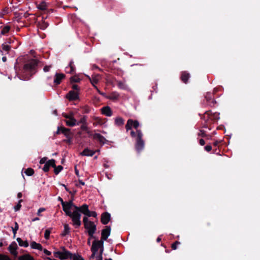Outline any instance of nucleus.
Wrapping results in <instances>:
<instances>
[{"label": "nucleus", "mask_w": 260, "mask_h": 260, "mask_svg": "<svg viewBox=\"0 0 260 260\" xmlns=\"http://www.w3.org/2000/svg\"><path fill=\"white\" fill-rule=\"evenodd\" d=\"M39 61L32 59L27 61L23 66L18 77L20 80H28L37 71Z\"/></svg>", "instance_id": "f257e3e1"}, {"label": "nucleus", "mask_w": 260, "mask_h": 260, "mask_svg": "<svg viewBox=\"0 0 260 260\" xmlns=\"http://www.w3.org/2000/svg\"><path fill=\"white\" fill-rule=\"evenodd\" d=\"M83 222L84 228L87 231L88 236L90 238L95 239L94 236L96 231V226L93 221H90L87 217H83Z\"/></svg>", "instance_id": "f03ea898"}, {"label": "nucleus", "mask_w": 260, "mask_h": 260, "mask_svg": "<svg viewBox=\"0 0 260 260\" xmlns=\"http://www.w3.org/2000/svg\"><path fill=\"white\" fill-rule=\"evenodd\" d=\"M143 134L140 131H137V134H136L134 132H131V136L134 137L136 138V149L138 151L142 150L144 147V142L142 140Z\"/></svg>", "instance_id": "7ed1b4c3"}, {"label": "nucleus", "mask_w": 260, "mask_h": 260, "mask_svg": "<svg viewBox=\"0 0 260 260\" xmlns=\"http://www.w3.org/2000/svg\"><path fill=\"white\" fill-rule=\"evenodd\" d=\"M62 251H57L53 252L55 257L59 258L60 259H67L68 258L72 259L74 254L67 250L64 247H61Z\"/></svg>", "instance_id": "20e7f679"}, {"label": "nucleus", "mask_w": 260, "mask_h": 260, "mask_svg": "<svg viewBox=\"0 0 260 260\" xmlns=\"http://www.w3.org/2000/svg\"><path fill=\"white\" fill-rule=\"evenodd\" d=\"M68 216L72 219L73 225L75 226L76 228H78L81 226V221L80 219L81 214L80 213L72 212L70 215H68Z\"/></svg>", "instance_id": "39448f33"}, {"label": "nucleus", "mask_w": 260, "mask_h": 260, "mask_svg": "<svg viewBox=\"0 0 260 260\" xmlns=\"http://www.w3.org/2000/svg\"><path fill=\"white\" fill-rule=\"evenodd\" d=\"M69 101H75L79 99V93L77 91L70 90L66 95Z\"/></svg>", "instance_id": "423d86ee"}, {"label": "nucleus", "mask_w": 260, "mask_h": 260, "mask_svg": "<svg viewBox=\"0 0 260 260\" xmlns=\"http://www.w3.org/2000/svg\"><path fill=\"white\" fill-rule=\"evenodd\" d=\"M111 233L110 226H106L105 229L102 230L101 238L100 240L104 241L107 240Z\"/></svg>", "instance_id": "0eeeda50"}, {"label": "nucleus", "mask_w": 260, "mask_h": 260, "mask_svg": "<svg viewBox=\"0 0 260 260\" xmlns=\"http://www.w3.org/2000/svg\"><path fill=\"white\" fill-rule=\"evenodd\" d=\"M103 245L104 242L102 241V240H94L92 242L91 251L97 252L98 250L100 249L101 247H103Z\"/></svg>", "instance_id": "6e6552de"}, {"label": "nucleus", "mask_w": 260, "mask_h": 260, "mask_svg": "<svg viewBox=\"0 0 260 260\" xmlns=\"http://www.w3.org/2000/svg\"><path fill=\"white\" fill-rule=\"evenodd\" d=\"M65 78L66 75L62 73H56L54 77V85L55 86L58 85Z\"/></svg>", "instance_id": "1a4fd4ad"}, {"label": "nucleus", "mask_w": 260, "mask_h": 260, "mask_svg": "<svg viewBox=\"0 0 260 260\" xmlns=\"http://www.w3.org/2000/svg\"><path fill=\"white\" fill-rule=\"evenodd\" d=\"M110 219L111 215L109 213L106 212L102 214L101 221L103 224H107L109 221L110 220Z\"/></svg>", "instance_id": "9d476101"}, {"label": "nucleus", "mask_w": 260, "mask_h": 260, "mask_svg": "<svg viewBox=\"0 0 260 260\" xmlns=\"http://www.w3.org/2000/svg\"><path fill=\"white\" fill-rule=\"evenodd\" d=\"M92 137L93 139L97 140L102 145L108 141L104 136L99 133L94 134Z\"/></svg>", "instance_id": "9b49d317"}, {"label": "nucleus", "mask_w": 260, "mask_h": 260, "mask_svg": "<svg viewBox=\"0 0 260 260\" xmlns=\"http://www.w3.org/2000/svg\"><path fill=\"white\" fill-rule=\"evenodd\" d=\"M101 113L102 114L106 116H111L112 115V111L109 106L103 107L101 109Z\"/></svg>", "instance_id": "f8f14e48"}, {"label": "nucleus", "mask_w": 260, "mask_h": 260, "mask_svg": "<svg viewBox=\"0 0 260 260\" xmlns=\"http://www.w3.org/2000/svg\"><path fill=\"white\" fill-rule=\"evenodd\" d=\"M95 153V151L91 150L88 148H86L80 153L82 156H92Z\"/></svg>", "instance_id": "ddd939ff"}, {"label": "nucleus", "mask_w": 260, "mask_h": 260, "mask_svg": "<svg viewBox=\"0 0 260 260\" xmlns=\"http://www.w3.org/2000/svg\"><path fill=\"white\" fill-rule=\"evenodd\" d=\"M74 61L73 60H71L69 64V67L66 68V70L69 69V71H66L67 73L74 74L76 72V67L74 63Z\"/></svg>", "instance_id": "4468645a"}, {"label": "nucleus", "mask_w": 260, "mask_h": 260, "mask_svg": "<svg viewBox=\"0 0 260 260\" xmlns=\"http://www.w3.org/2000/svg\"><path fill=\"white\" fill-rule=\"evenodd\" d=\"M89 213V210L88 205L87 204H83L81 206L80 209V214L82 213L85 216L84 217H86V215H88Z\"/></svg>", "instance_id": "2eb2a0df"}, {"label": "nucleus", "mask_w": 260, "mask_h": 260, "mask_svg": "<svg viewBox=\"0 0 260 260\" xmlns=\"http://www.w3.org/2000/svg\"><path fill=\"white\" fill-rule=\"evenodd\" d=\"M62 210L65 212L66 215L67 216L70 215L71 213L72 212L71 211V209L72 208L71 207L69 206L68 204H67L66 203L62 205Z\"/></svg>", "instance_id": "dca6fc26"}, {"label": "nucleus", "mask_w": 260, "mask_h": 260, "mask_svg": "<svg viewBox=\"0 0 260 260\" xmlns=\"http://www.w3.org/2000/svg\"><path fill=\"white\" fill-rule=\"evenodd\" d=\"M66 124L69 126H74L76 125V120L73 117L70 118V119L66 120Z\"/></svg>", "instance_id": "f3484780"}, {"label": "nucleus", "mask_w": 260, "mask_h": 260, "mask_svg": "<svg viewBox=\"0 0 260 260\" xmlns=\"http://www.w3.org/2000/svg\"><path fill=\"white\" fill-rule=\"evenodd\" d=\"M17 248V245L16 243H14V245L11 244L9 246V250H10L11 254L16 255L17 254V252L16 251Z\"/></svg>", "instance_id": "a211bd4d"}, {"label": "nucleus", "mask_w": 260, "mask_h": 260, "mask_svg": "<svg viewBox=\"0 0 260 260\" xmlns=\"http://www.w3.org/2000/svg\"><path fill=\"white\" fill-rule=\"evenodd\" d=\"M37 8L41 11H45L47 10V4L44 2H41L39 4L37 5Z\"/></svg>", "instance_id": "6ab92c4d"}, {"label": "nucleus", "mask_w": 260, "mask_h": 260, "mask_svg": "<svg viewBox=\"0 0 260 260\" xmlns=\"http://www.w3.org/2000/svg\"><path fill=\"white\" fill-rule=\"evenodd\" d=\"M31 247L32 249H38L40 251L43 250V247L41 244L37 243L35 241L32 242L30 243Z\"/></svg>", "instance_id": "aec40b11"}, {"label": "nucleus", "mask_w": 260, "mask_h": 260, "mask_svg": "<svg viewBox=\"0 0 260 260\" xmlns=\"http://www.w3.org/2000/svg\"><path fill=\"white\" fill-rule=\"evenodd\" d=\"M61 134H63L66 137V138H69V137L73 136V134L71 132V129L64 127H63L62 128Z\"/></svg>", "instance_id": "412c9836"}, {"label": "nucleus", "mask_w": 260, "mask_h": 260, "mask_svg": "<svg viewBox=\"0 0 260 260\" xmlns=\"http://www.w3.org/2000/svg\"><path fill=\"white\" fill-rule=\"evenodd\" d=\"M20 246L27 247L29 245L27 241H23L20 238H17L16 239Z\"/></svg>", "instance_id": "4be33fe9"}, {"label": "nucleus", "mask_w": 260, "mask_h": 260, "mask_svg": "<svg viewBox=\"0 0 260 260\" xmlns=\"http://www.w3.org/2000/svg\"><path fill=\"white\" fill-rule=\"evenodd\" d=\"M63 226H64V231L61 234V235L63 237L66 236L67 235H68L70 233V230H71L69 224L67 223H65L63 225Z\"/></svg>", "instance_id": "5701e85b"}, {"label": "nucleus", "mask_w": 260, "mask_h": 260, "mask_svg": "<svg viewBox=\"0 0 260 260\" xmlns=\"http://www.w3.org/2000/svg\"><path fill=\"white\" fill-rule=\"evenodd\" d=\"M124 123V120L120 117H116L115 119V124L117 126L123 125Z\"/></svg>", "instance_id": "b1692460"}, {"label": "nucleus", "mask_w": 260, "mask_h": 260, "mask_svg": "<svg viewBox=\"0 0 260 260\" xmlns=\"http://www.w3.org/2000/svg\"><path fill=\"white\" fill-rule=\"evenodd\" d=\"M189 77H190V76L188 73H187L186 72H183V73H182V75H181V80L183 82L186 83L188 79L189 78Z\"/></svg>", "instance_id": "393cba45"}, {"label": "nucleus", "mask_w": 260, "mask_h": 260, "mask_svg": "<svg viewBox=\"0 0 260 260\" xmlns=\"http://www.w3.org/2000/svg\"><path fill=\"white\" fill-rule=\"evenodd\" d=\"M19 260H34L33 257L29 254H24L18 258Z\"/></svg>", "instance_id": "a878e982"}, {"label": "nucleus", "mask_w": 260, "mask_h": 260, "mask_svg": "<svg viewBox=\"0 0 260 260\" xmlns=\"http://www.w3.org/2000/svg\"><path fill=\"white\" fill-rule=\"evenodd\" d=\"M11 29V27L9 25L5 26L1 31V34L3 35H5L6 34L8 33Z\"/></svg>", "instance_id": "bb28decb"}, {"label": "nucleus", "mask_w": 260, "mask_h": 260, "mask_svg": "<svg viewBox=\"0 0 260 260\" xmlns=\"http://www.w3.org/2000/svg\"><path fill=\"white\" fill-rule=\"evenodd\" d=\"M97 76H98V75L92 76L91 78H90L89 76L88 77V79H89V80L90 81V83H91V84L92 85H94V84H96L98 83V82L99 81V79L98 78Z\"/></svg>", "instance_id": "cd10ccee"}, {"label": "nucleus", "mask_w": 260, "mask_h": 260, "mask_svg": "<svg viewBox=\"0 0 260 260\" xmlns=\"http://www.w3.org/2000/svg\"><path fill=\"white\" fill-rule=\"evenodd\" d=\"M35 171L33 169L28 168L25 170L24 173L28 176H31L34 175Z\"/></svg>", "instance_id": "c85d7f7f"}, {"label": "nucleus", "mask_w": 260, "mask_h": 260, "mask_svg": "<svg viewBox=\"0 0 260 260\" xmlns=\"http://www.w3.org/2000/svg\"><path fill=\"white\" fill-rule=\"evenodd\" d=\"M87 117L86 116H83L78 122L76 121V125H79L80 124H87L86 121H87Z\"/></svg>", "instance_id": "c756f323"}, {"label": "nucleus", "mask_w": 260, "mask_h": 260, "mask_svg": "<svg viewBox=\"0 0 260 260\" xmlns=\"http://www.w3.org/2000/svg\"><path fill=\"white\" fill-rule=\"evenodd\" d=\"M63 169V167L62 166H58L57 167H55L54 169V172L55 175H57L59 173V172Z\"/></svg>", "instance_id": "7c9ffc66"}, {"label": "nucleus", "mask_w": 260, "mask_h": 260, "mask_svg": "<svg viewBox=\"0 0 260 260\" xmlns=\"http://www.w3.org/2000/svg\"><path fill=\"white\" fill-rule=\"evenodd\" d=\"M2 48L4 51H6L7 53H8V52L10 51L11 49V46L6 44H3L2 45Z\"/></svg>", "instance_id": "2f4dec72"}, {"label": "nucleus", "mask_w": 260, "mask_h": 260, "mask_svg": "<svg viewBox=\"0 0 260 260\" xmlns=\"http://www.w3.org/2000/svg\"><path fill=\"white\" fill-rule=\"evenodd\" d=\"M82 113L84 114L89 113L90 111V109L88 106H85L82 107Z\"/></svg>", "instance_id": "473e14b6"}, {"label": "nucleus", "mask_w": 260, "mask_h": 260, "mask_svg": "<svg viewBox=\"0 0 260 260\" xmlns=\"http://www.w3.org/2000/svg\"><path fill=\"white\" fill-rule=\"evenodd\" d=\"M51 229H46L45 231V233H44V238L48 240L49 239V237H50V234L51 233Z\"/></svg>", "instance_id": "72a5a7b5"}, {"label": "nucleus", "mask_w": 260, "mask_h": 260, "mask_svg": "<svg viewBox=\"0 0 260 260\" xmlns=\"http://www.w3.org/2000/svg\"><path fill=\"white\" fill-rule=\"evenodd\" d=\"M50 168V165L47 161L44 165V167L43 168V170L45 172H47L49 171Z\"/></svg>", "instance_id": "f704fd0d"}, {"label": "nucleus", "mask_w": 260, "mask_h": 260, "mask_svg": "<svg viewBox=\"0 0 260 260\" xmlns=\"http://www.w3.org/2000/svg\"><path fill=\"white\" fill-rule=\"evenodd\" d=\"M48 162L50 165V167H52L54 169V168L56 167L55 160L54 159H51L48 160Z\"/></svg>", "instance_id": "c9c22d12"}, {"label": "nucleus", "mask_w": 260, "mask_h": 260, "mask_svg": "<svg viewBox=\"0 0 260 260\" xmlns=\"http://www.w3.org/2000/svg\"><path fill=\"white\" fill-rule=\"evenodd\" d=\"M70 81L71 83H78L80 81V79L79 78L71 77L70 78Z\"/></svg>", "instance_id": "e433bc0d"}, {"label": "nucleus", "mask_w": 260, "mask_h": 260, "mask_svg": "<svg viewBox=\"0 0 260 260\" xmlns=\"http://www.w3.org/2000/svg\"><path fill=\"white\" fill-rule=\"evenodd\" d=\"M22 202V200H20L19 201V202L17 204V205L16 206H15L14 207V209L16 211H18L20 209L21 207V203Z\"/></svg>", "instance_id": "4c0bfd02"}, {"label": "nucleus", "mask_w": 260, "mask_h": 260, "mask_svg": "<svg viewBox=\"0 0 260 260\" xmlns=\"http://www.w3.org/2000/svg\"><path fill=\"white\" fill-rule=\"evenodd\" d=\"M96 217L97 216V213L95 211H91L89 210V214L88 215H86V217Z\"/></svg>", "instance_id": "58836bf2"}, {"label": "nucleus", "mask_w": 260, "mask_h": 260, "mask_svg": "<svg viewBox=\"0 0 260 260\" xmlns=\"http://www.w3.org/2000/svg\"><path fill=\"white\" fill-rule=\"evenodd\" d=\"M72 259L73 260H84L81 255H77L76 254H74Z\"/></svg>", "instance_id": "ea45409f"}, {"label": "nucleus", "mask_w": 260, "mask_h": 260, "mask_svg": "<svg viewBox=\"0 0 260 260\" xmlns=\"http://www.w3.org/2000/svg\"><path fill=\"white\" fill-rule=\"evenodd\" d=\"M18 228H19L18 224L16 222H15V227L14 228H13V233L14 235L16 234L17 230H18Z\"/></svg>", "instance_id": "a19ab883"}, {"label": "nucleus", "mask_w": 260, "mask_h": 260, "mask_svg": "<svg viewBox=\"0 0 260 260\" xmlns=\"http://www.w3.org/2000/svg\"><path fill=\"white\" fill-rule=\"evenodd\" d=\"M62 116L64 118L69 119H70V118L73 117V113H71L69 114H66V113H63L62 114Z\"/></svg>", "instance_id": "79ce46f5"}, {"label": "nucleus", "mask_w": 260, "mask_h": 260, "mask_svg": "<svg viewBox=\"0 0 260 260\" xmlns=\"http://www.w3.org/2000/svg\"><path fill=\"white\" fill-rule=\"evenodd\" d=\"M133 126L135 128H137L139 126V123L137 121H132L131 120V126Z\"/></svg>", "instance_id": "37998d69"}, {"label": "nucleus", "mask_w": 260, "mask_h": 260, "mask_svg": "<svg viewBox=\"0 0 260 260\" xmlns=\"http://www.w3.org/2000/svg\"><path fill=\"white\" fill-rule=\"evenodd\" d=\"M0 260H11L8 256L0 254Z\"/></svg>", "instance_id": "c03bdc74"}, {"label": "nucleus", "mask_w": 260, "mask_h": 260, "mask_svg": "<svg viewBox=\"0 0 260 260\" xmlns=\"http://www.w3.org/2000/svg\"><path fill=\"white\" fill-rule=\"evenodd\" d=\"M119 95L115 93H112L109 97L111 100H117L118 98Z\"/></svg>", "instance_id": "a18cd8bd"}, {"label": "nucleus", "mask_w": 260, "mask_h": 260, "mask_svg": "<svg viewBox=\"0 0 260 260\" xmlns=\"http://www.w3.org/2000/svg\"><path fill=\"white\" fill-rule=\"evenodd\" d=\"M48 24L46 22H43L40 25V28L42 30H44L48 26Z\"/></svg>", "instance_id": "49530a36"}, {"label": "nucleus", "mask_w": 260, "mask_h": 260, "mask_svg": "<svg viewBox=\"0 0 260 260\" xmlns=\"http://www.w3.org/2000/svg\"><path fill=\"white\" fill-rule=\"evenodd\" d=\"M72 88L73 89V90L75 91L78 92V91L80 90V87L77 84H73L72 86Z\"/></svg>", "instance_id": "de8ad7c7"}, {"label": "nucleus", "mask_w": 260, "mask_h": 260, "mask_svg": "<svg viewBox=\"0 0 260 260\" xmlns=\"http://www.w3.org/2000/svg\"><path fill=\"white\" fill-rule=\"evenodd\" d=\"M73 207L75 208V210L73 212H76L77 213H80L81 206L78 207L76 205H74Z\"/></svg>", "instance_id": "09e8293b"}, {"label": "nucleus", "mask_w": 260, "mask_h": 260, "mask_svg": "<svg viewBox=\"0 0 260 260\" xmlns=\"http://www.w3.org/2000/svg\"><path fill=\"white\" fill-rule=\"evenodd\" d=\"M73 200H74V199L73 198L71 199V200L70 201H69V202H66V203L67 204H68L69 205V206H70L71 207H74V206L75 205L73 203Z\"/></svg>", "instance_id": "8fccbe9b"}, {"label": "nucleus", "mask_w": 260, "mask_h": 260, "mask_svg": "<svg viewBox=\"0 0 260 260\" xmlns=\"http://www.w3.org/2000/svg\"><path fill=\"white\" fill-rule=\"evenodd\" d=\"M125 128L127 132L130 130V118H129L127 121L126 124L125 125Z\"/></svg>", "instance_id": "3c124183"}, {"label": "nucleus", "mask_w": 260, "mask_h": 260, "mask_svg": "<svg viewBox=\"0 0 260 260\" xmlns=\"http://www.w3.org/2000/svg\"><path fill=\"white\" fill-rule=\"evenodd\" d=\"M45 210H46V209L44 208H39L38 209V210L37 215L38 216H41V213L43 212V211H45Z\"/></svg>", "instance_id": "603ef678"}, {"label": "nucleus", "mask_w": 260, "mask_h": 260, "mask_svg": "<svg viewBox=\"0 0 260 260\" xmlns=\"http://www.w3.org/2000/svg\"><path fill=\"white\" fill-rule=\"evenodd\" d=\"M47 158L46 157H43L42 158H41L40 160V164H44L47 161Z\"/></svg>", "instance_id": "864d4df0"}, {"label": "nucleus", "mask_w": 260, "mask_h": 260, "mask_svg": "<svg viewBox=\"0 0 260 260\" xmlns=\"http://www.w3.org/2000/svg\"><path fill=\"white\" fill-rule=\"evenodd\" d=\"M63 128V126H58L57 127V130L56 132V135H59L61 133H62V128Z\"/></svg>", "instance_id": "5fc2aeb1"}, {"label": "nucleus", "mask_w": 260, "mask_h": 260, "mask_svg": "<svg viewBox=\"0 0 260 260\" xmlns=\"http://www.w3.org/2000/svg\"><path fill=\"white\" fill-rule=\"evenodd\" d=\"M73 136H71L69 137V138H67V140H64V142H67V143L71 144L72 142V139Z\"/></svg>", "instance_id": "6e6d98bb"}, {"label": "nucleus", "mask_w": 260, "mask_h": 260, "mask_svg": "<svg viewBox=\"0 0 260 260\" xmlns=\"http://www.w3.org/2000/svg\"><path fill=\"white\" fill-rule=\"evenodd\" d=\"M81 129L83 131H86L88 129L86 124H82Z\"/></svg>", "instance_id": "4d7b16f0"}, {"label": "nucleus", "mask_w": 260, "mask_h": 260, "mask_svg": "<svg viewBox=\"0 0 260 260\" xmlns=\"http://www.w3.org/2000/svg\"><path fill=\"white\" fill-rule=\"evenodd\" d=\"M51 68V66H45L44 68H43V70L45 72H48L50 70Z\"/></svg>", "instance_id": "13d9d810"}, {"label": "nucleus", "mask_w": 260, "mask_h": 260, "mask_svg": "<svg viewBox=\"0 0 260 260\" xmlns=\"http://www.w3.org/2000/svg\"><path fill=\"white\" fill-rule=\"evenodd\" d=\"M44 253L46 254L47 255H50L51 254V252L46 249H43Z\"/></svg>", "instance_id": "bf43d9fd"}, {"label": "nucleus", "mask_w": 260, "mask_h": 260, "mask_svg": "<svg viewBox=\"0 0 260 260\" xmlns=\"http://www.w3.org/2000/svg\"><path fill=\"white\" fill-rule=\"evenodd\" d=\"M179 242H176L175 243L173 244L172 245V248L173 249L175 250L177 248V245L179 244Z\"/></svg>", "instance_id": "052dcab7"}, {"label": "nucleus", "mask_w": 260, "mask_h": 260, "mask_svg": "<svg viewBox=\"0 0 260 260\" xmlns=\"http://www.w3.org/2000/svg\"><path fill=\"white\" fill-rule=\"evenodd\" d=\"M205 149L208 152L210 151L212 149V147L210 145H207L205 146Z\"/></svg>", "instance_id": "680f3d73"}, {"label": "nucleus", "mask_w": 260, "mask_h": 260, "mask_svg": "<svg viewBox=\"0 0 260 260\" xmlns=\"http://www.w3.org/2000/svg\"><path fill=\"white\" fill-rule=\"evenodd\" d=\"M199 143H200V144L202 146L204 145L205 144V141L202 139L200 140Z\"/></svg>", "instance_id": "e2e57ef3"}, {"label": "nucleus", "mask_w": 260, "mask_h": 260, "mask_svg": "<svg viewBox=\"0 0 260 260\" xmlns=\"http://www.w3.org/2000/svg\"><path fill=\"white\" fill-rule=\"evenodd\" d=\"M58 200L60 202L61 205H63L65 203L62 199L60 197L58 198Z\"/></svg>", "instance_id": "0e129e2a"}, {"label": "nucleus", "mask_w": 260, "mask_h": 260, "mask_svg": "<svg viewBox=\"0 0 260 260\" xmlns=\"http://www.w3.org/2000/svg\"><path fill=\"white\" fill-rule=\"evenodd\" d=\"M100 253H99V255H102L103 254V251H104V245H103V247H101L100 248Z\"/></svg>", "instance_id": "69168bd1"}, {"label": "nucleus", "mask_w": 260, "mask_h": 260, "mask_svg": "<svg viewBox=\"0 0 260 260\" xmlns=\"http://www.w3.org/2000/svg\"><path fill=\"white\" fill-rule=\"evenodd\" d=\"M92 252V254L90 256V258H94L95 257V256L97 252H94V251H91Z\"/></svg>", "instance_id": "338daca9"}, {"label": "nucleus", "mask_w": 260, "mask_h": 260, "mask_svg": "<svg viewBox=\"0 0 260 260\" xmlns=\"http://www.w3.org/2000/svg\"><path fill=\"white\" fill-rule=\"evenodd\" d=\"M75 172L76 175L77 176H79V171L77 170L76 166L75 167Z\"/></svg>", "instance_id": "774afa93"}]
</instances>
